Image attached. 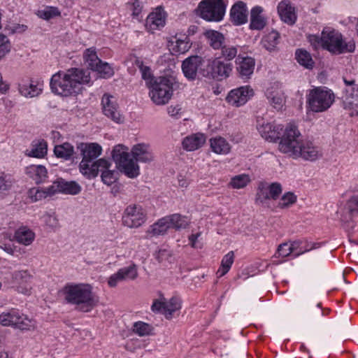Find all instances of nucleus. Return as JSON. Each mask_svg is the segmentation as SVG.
Wrapping results in <instances>:
<instances>
[{"label":"nucleus","mask_w":358,"mask_h":358,"mask_svg":"<svg viewBox=\"0 0 358 358\" xmlns=\"http://www.w3.org/2000/svg\"><path fill=\"white\" fill-rule=\"evenodd\" d=\"M258 131L266 140L275 141L279 139V150L290 157L314 161L321 156L319 148L310 141L304 139L297 126L293 123H289L285 127L281 136V124L267 122L260 125Z\"/></svg>","instance_id":"obj_1"},{"label":"nucleus","mask_w":358,"mask_h":358,"mask_svg":"<svg viewBox=\"0 0 358 358\" xmlns=\"http://www.w3.org/2000/svg\"><path fill=\"white\" fill-rule=\"evenodd\" d=\"M90 81V73L88 70L70 68L55 73L50 79V87L55 94L69 96L78 94L80 91V86L89 84Z\"/></svg>","instance_id":"obj_2"},{"label":"nucleus","mask_w":358,"mask_h":358,"mask_svg":"<svg viewBox=\"0 0 358 358\" xmlns=\"http://www.w3.org/2000/svg\"><path fill=\"white\" fill-rule=\"evenodd\" d=\"M66 303L75 306L83 313L91 311L96 305L92 287L89 284L69 282L59 292Z\"/></svg>","instance_id":"obj_3"},{"label":"nucleus","mask_w":358,"mask_h":358,"mask_svg":"<svg viewBox=\"0 0 358 358\" xmlns=\"http://www.w3.org/2000/svg\"><path fill=\"white\" fill-rule=\"evenodd\" d=\"M176 82L173 77L159 76L148 87L151 100L158 106L166 104L173 96Z\"/></svg>","instance_id":"obj_4"},{"label":"nucleus","mask_w":358,"mask_h":358,"mask_svg":"<svg viewBox=\"0 0 358 358\" xmlns=\"http://www.w3.org/2000/svg\"><path fill=\"white\" fill-rule=\"evenodd\" d=\"M322 48L333 55H341L353 52L355 45L352 41L345 42L339 31L325 27L322 30Z\"/></svg>","instance_id":"obj_5"},{"label":"nucleus","mask_w":358,"mask_h":358,"mask_svg":"<svg viewBox=\"0 0 358 358\" xmlns=\"http://www.w3.org/2000/svg\"><path fill=\"white\" fill-rule=\"evenodd\" d=\"M334 101V93L325 87H315L307 95V107L313 113L327 111Z\"/></svg>","instance_id":"obj_6"},{"label":"nucleus","mask_w":358,"mask_h":358,"mask_svg":"<svg viewBox=\"0 0 358 358\" xmlns=\"http://www.w3.org/2000/svg\"><path fill=\"white\" fill-rule=\"evenodd\" d=\"M112 158L118 169L130 178H135L140 174L139 166L130 158L129 148L122 145H116L112 150Z\"/></svg>","instance_id":"obj_7"},{"label":"nucleus","mask_w":358,"mask_h":358,"mask_svg":"<svg viewBox=\"0 0 358 358\" xmlns=\"http://www.w3.org/2000/svg\"><path fill=\"white\" fill-rule=\"evenodd\" d=\"M187 222L179 214H173L159 219L149 227L146 231L148 238L165 235L169 229L185 228Z\"/></svg>","instance_id":"obj_8"},{"label":"nucleus","mask_w":358,"mask_h":358,"mask_svg":"<svg viewBox=\"0 0 358 358\" xmlns=\"http://www.w3.org/2000/svg\"><path fill=\"white\" fill-rule=\"evenodd\" d=\"M227 5L223 0H202L196 9L198 16L208 22H220L223 20Z\"/></svg>","instance_id":"obj_9"},{"label":"nucleus","mask_w":358,"mask_h":358,"mask_svg":"<svg viewBox=\"0 0 358 358\" xmlns=\"http://www.w3.org/2000/svg\"><path fill=\"white\" fill-rule=\"evenodd\" d=\"M233 71L231 62L222 60L221 57H215L209 61L207 70L203 71L205 77L212 78L219 80L228 78Z\"/></svg>","instance_id":"obj_10"},{"label":"nucleus","mask_w":358,"mask_h":358,"mask_svg":"<svg viewBox=\"0 0 358 358\" xmlns=\"http://www.w3.org/2000/svg\"><path fill=\"white\" fill-rule=\"evenodd\" d=\"M146 220L147 216L144 209L137 204L127 206L122 217L123 225L130 229L140 227L146 222Z\"/></svg>","instance_id":"obj_11"},{"label":"nucleus","mask_w":358,"mask_h":358,"mask_svg":"<svg viewBox=\"0 0 358 358\" xmlns=\"http://www.w3.org/2000/svg\"><path fill=\"white\" fill-rule=\"evenodd\" d=\"M282 192L280 183L275 182L271 184L261 181L258 183L255 202L257 204L264 205L268 200H277Z\"/></svg>","instance_id":"obj_12"},{"label":"nucleus","mask_w":358,"mask_h":358,"mask_svg":"<svg viewBox=\"0 0 358 358\" xmlns=\"http://www.w3.org/2000/svg\"><path fill=\"white\" fill-rule=\"evenodd\" d=\"M180 300L172 297L167 301L164 296L155 300L151 308L153 312L160 313L165 315L166 319H171L173 313L180 308Z\"/></svg>","instance_id":"obj_13"},{"label":"nucleus","mask_w":358,"mask_h":358,"mask_svg":"<svg viewBox=\"0 0 358 358\" xmlns=\"http://www.w3.org/2000/svg\"><path fill=\"white\" fill-rule=\"evenodd\" d=\"M103 114L115 122H122L123 118L118 110V106L114 96L104 94L101 99Z\"/></svg>","instance_id":"obj_14"},{"label":"nucleus","mask_w":358,"mask_h":358,"mask_svg":"<svg viewBox=\"0 0 358 358\" xmlns=\"http://www.w3.org/2000/svg\"><path fill=\"white\" fill-rule=\"evenodd\" d=\"M253 94V90L250 87H241L231 90L226 100L231 106L239 107L244 105Z\"/></svg>","instance_id":"obj_15"},{"label":"nucleus","mask_w":358,"mask_h":358,"mask_svg":"<svg viewBox=\"0 0 358 358\" xmlns=\"http://www.w3.org/2000/svg\"><path fill=\"white\" fill-rule=\"evenodd\" d=\"M107 159L101 158L96 161L81 160L79 164L80 173L87 178L91 179L96 177L99 172V169L106 168Z\"/></svg>","instance_id":"obj_16"},{"label":"nucleus","mask_w":358,"mask_h":358,"mask_svg":"<svg viewBox=\"0 0 358 358\" xmlns=\"http://www.w3.org/2000/svg\"><path fill=\"white\" fill-rule=\"evenodd\" d=\"M235 63L238 76L243 80L250 79L254 72L255 59L249 56L238 55Z\"/></svg>","instance_id":"obj_17"},{"label":"nucleus","mask_w":358,"mask_h":358,"mask_svg":"<svg viewBox=\"0 0 358 358\" xmlns=\"http://www.w3.org/2000/svg\"><path fill=\"white\" fill-rule=\"evenodd\" d=\"M203 58L198 55H192L186 58L182 63L184 76L190 80L196 79L199 67L203 64Z\"/></svg>","instance_id":"obj_18"},{"label":"nucleus","mask_w":358,"mask_h":358,"mask_svg":"<svg viewBox=\"0 0 358 358\" xmlns=\"http://www.w3.org/2000/svg\"><path fill=\"white\" fill-rule=\"evenodd\" d=\"M131 152L136 163L137 162L149 163L154 159V155L149 144L142 143L134 145Z\"/></svg>","instance_id":"obj_19"},{"label":"nucleus","mask_w":358,"mask_h":358,"mask_svg":"<svg viewBox=\"0 0 358 358\" xmlns=\"http://www.w3.org/2000/svg\"><path fill=\"white\" fill-rule=\"evenodd\" d=\"M230 20L236 26L243 24L248 21L246 4L241 1L235 3L230 10Z\"/></svg>","instance_id":"obj_20"},{"label":"nucleus","mask_w":358,"mask_h":358,"mask_svg":"<svg viewBox=\"0 0 358 358\" xmlns=\"http://www.w3.org/2000/svg\"><path fill=\"white\" fill-rule=\"evenodd\" d=\"M278 13L280 19L285 23L292 25L296 21L295 8L288 0L281 1L278 5Z\"/></svg>","instance_id":"obj_21"},{"label":"nucleus","mask_w":358,"mask_h":358,"mask_svg":"<svg viewBox=\"0 0 358 358\" xmlns=\"http://www.w3.org/2000/svg\"><path fill=\"white\" fill-rule=\"evenodd\" d=\"M43 84L37 80H29L23 81L19 85L20 93L25 97H34L39 95L43 90Z\"/></svg>","instance_id":"obj_22"},{"label":"nucleus","mask_w":358,"mask_h":358,"mask_svg":"<svg viewBox=\"0 0 358 358\" xmlns=\"http://www.w3.org/2000/svg\"><path fill=\"white\" fill-rule=\"evenodd\" d=\"M77 148L80 151L82 160L96 161L95 159L101 154L102 148L96 143H80Z\"/></svg>","instance_id":"obj_23"},{"label":"nucleus","mask_w":358,"mask_h":358,"mask_svg":"<svg viewBox=\"0 0 358 358\" xmlns=\"http://www.w3.org/2000/svg\"><path fill=\"white\" fill-rule=\"evenodd\" d=\"M266 97L270 104L277 110H281L284 107L286 99L282 90L278 88L271 87L266 92Z\"/></svg>","instance_id":"obj_24"},{"label":"nucleus","mask_w":358,"mask_h":358,"mask_svg":"<svg viewBox=\"0 0 358 358\" xmlns=\"http://www.w3.org/2000/svg\"><path fill=\"white\" fill-rule=\"evenodd\" d=\"M206 140V136L203 134H194L186 136L183 139L182 145L185 150L194 151L202 147Z\"/></svg>","instance_id":"obj_25"},{"label":"nucleus","mask_w":358,"mask_h":358,"mask_svg":"<svg viewBox=\"0 0 358 358\" xmlns=\"http://www.w3.org/2000/svg\"><path fill=\"white\" fill-rule=\"evenodd\" d=\"M35 233L29 227L22 226L14 234V239L20 244L28 246L32 244L35 239Z\"/></svg>","instance_id":"obj_26"},{"label":"nucleus","mask_w":358,"mask_h":358,"mask_svg":"<svg viewBox=\"0 0 358 358\" xmlns=\"http://www.w3.org/2000/svg\"><path fill=\"white\" fill-rule=\"evenodd\" d=\"M165 24V15L163 10L157 8L155 12L151 13L146 19L145 27L150 31H154Z\"/></svg>","instance_id":"obj_27"},{"label":"nucleus","mask_w":358,"mask_h":358,"mask_svg":"<svg viewBox=\"0 0 358 358\" xmlns=\"http://www.w3.org/2000/svg\"><path fill=\"white\" fill-rule=\"evenodd\" d=\"M263 8L261 6H255L252 8L250 13V28L254 30H262L266 24V18L262 15Z\"/></svg>","instance_id":"obj_28"},{"label":"nucleus","mask_w":358,"mask_h":358,"mask_svg":"<svg viewBox=\"0 0 358 358\" xmlns=\"http://www.w3.org/2000/svg\"><path fill=\"white\" fill-rule=\"evenodd\" d=\"M27 175L35 181L36 184L41 183L48 177L46 168L42 165L32 164L26 168Z\"/></svg>","instance_id":"obj_29"},{"label":"nucleus","mask_w":358,"mask_h":358,"mask_svg":"<svg viewBox=\"0 0 358 358\" xmlns=\"http://www.w3.org/2000/svg\"><path fill=\"white\" fill-rule=\"evenodd\" d=\"M175 41L170 42V47L173 55L185 54L192 46V43L188 36H183L182 38L175 36Z\"/></svg>","instance_id":"obj_30"},{"label":"nucleus","mask_w":358,"mask_h":358,"mask_svg":"<svg viewBox=\"0 0 358 358\" xmlns=\"http://www.w3.org/2000/svg\"><path fill=\"white\" fill-rule=\"evenodd\" d=\"M19 319H16L13 324V327L21 331H34L36 327V321L29 318L26 315L18 312Z\"/></svg>","instance_id":"obj_31"},{"label":"nucleus","mask_w":358,"mask_h":358,"mask_svg":"<svg viewBox=\"0 0 358 358\" xmlns=\"http://www.w3.org/2000/svg\"><path fill=\"white\" fill-rule=\"evenodd\" d=\"M292 245L294 249V256L298 257L305 252L320 248V244L319 243H312L306 239H302L292 241Z\"/></svg>","instance_id":"obj_32"},{"label":"nucleus","mask_w":358,"mask_h":358,"mask_svg":"<svg viewBox=\"0 0 358 358\" xmlns=\"http://www.w3.org/2000/svg\"><path fill=\"white\" fill-rule=\"evenodd\" d=\"M280 41V34L276 31H271L264 36L261 44L268 51L273 52L277 50V45Z\"/></svg>","instance_id":"obj_33"},{"label":"nucleus","mask_w":358,"mask_h":358,"mask_svg":"<svg viewBox=\"0 0 358 358\" xmlns=\"http://www.w3.org/2000/svg\"><path fill=\"white\" fill-rule=\"evenodd\" d=\"M204 36L207 38L210 46L214 50H220L224 43V35L217 31L207 30L204 33Z\"/></svg>","instance_id":"obj_34"},{"label":"nucleus","mask_w":358,"mask_h":358,"mask_svg":"<svg viewBox=\"0 0 358 358\" xmlns=\"http://www.w3.org/2000/svg\"><path fill=\"white\" fill-rule=\"evenodd\" d=\"M212 150L221 155H226L229 152L231 146L229 143L222 137H215L210 140Z\"/></svg>","instance_id":"obj_35"},{"label":"nucleus","mask_w":358,"mask_h":358,"mask_svg":"<svg viewBox=\"0 0 358 358\" xmlns=\"http://www.w3.org/2000/svg\"><path fill=\"white\" fill-rule=\"evenodd\" d=\"M295 59L297 62L308 69H312L314 67L315 62L309 52L304 49H297L295 52Z\"/></svg>","instance_id":"obj_36"},{"label":"nucleus","mask_w":358,"mask_h":358,"mask_svg":"<svg viewBox=\"0 0 358 358\" xmlns=\"http://www.w3.org/2000/svg\"><path fill=\"white\" fill-rule=\"evenodd\" d=\"M54 153L58 158L69 160L74 153L73 146L69 143H64L57 145L54 148Z\"/></svg>","instance_id":"obj_37"},{"label":"nucleus","mask_w":358,"mask_h":358,"mask_svg":"<svg viewBox=\"0 0 358 358\" xmlns=\"http://www.w3.org/2000/svg\"><path fill=\"white\" fill-rule=\"evenodd\" d=\"M48 144L45 140L34 141L31 144V149L27 155L29 157L43 158L47 154Z\"/></svg>","instance_id":"obj_38"},{"label":"nucleus","mask_w":358,"mask_h":358,"mask_svg":"<svg viewBox=\"0 0 358 358\" xmlns=\"http://www.w3.org/2000/svg\"><path fill=\"white\" fill-rule=\"evenodd\" d=\"M107 164L106 168L99 169V171L101 172V180L107 185L113 184L117 180V172L115 170H111L110 167L112 164L110 160L107 159Z\"/></svg>","instance_id":"obj_39"},{"label":"nucleus","mask_w":358,"mask_h":358,"mask_svg":"<svg viewBox=\"0 0 358 358\" xmlns=\"http://www.w3.org/2000/svg\"><path fill=\"white\" fill-rule=\"evenodd\" d=\"M234 262V253L233 251H230L223 257L221 261V265L217 271V277L221 278L227 274L230 270Z\"/></svg>","instance_id":"obj_40"},{"label":"nucleus","mask_w":358,"mask_h":358,"mask_svg":"<svg viewBox=\"0 0 358 358\" xmlns=\"http://www.w3.org/2000/svg\"><path fill=\"white\" fill-rule=\"evenodd\" d=\"M61 180V193L65 194L77 195L80 193L82 187L76 181H66Z\"/></svg>","instance_id":"obj_41"},{"label":"nucleus","mask_w":358,"mask_h":358,"mask_svg":"<svg viewBox=\"0 0 358 358\" xmlns=\"http://www.w3.org/2000/svg\"><path fill=\"white\" fill-rule=\"evenodd\" d=\"M83 59L89 68L93 70L97 68V64L101 63V59L98 57L95 48H90L85 50Z\"/></svg>","instance_id":"obj_42"},{"label":"nucleus","mask_w":358,"mask_h":358,"mask_svg":"<svg viewBox=\"0 0 358 358\" xmlns=\"http://www.w3.org/2000/svg\"><path fill=\"white\" fill-rule=\"evenodd\" d=\"M238 45H225L224 44L220 48V57L224 60L231 62L234 59L237 58Z\"/></svg>","instance_id":"obj_43"},{"label":"nucleus","mask_w":358,"mask_h":358,"mask_svg":"<svg viewBox=\"0 0 358 358\" xmlns=\"http://www.w3.org/2000/svg\"><path fill=\"white\" fill-rule=\"evenodd\" d=\"M19 310L17 309H11L8 312H3L0 314V324L5 327H12L16 319H19Z\"/></svg>","instance_id":"obj_44"},{"label":"nucleus","mask_w":358,"mask_h":358,"mask_svg":"<svg viewBox=\"0 0 358 358\" xmlns=\"http://www.w3.org/2000/svg\"><path fill=\"white\" fill-rule=\"evenodd\" d=\"M133 331L140 336H145L151 334L153 327L144 322L138 321L133 324Z\"/></svg>","instance_id":"obj_45"},{"label":"nucleus","mask_w":358,"mask_h":358,"mask_svg":"<svg viewBox=\"0 0 358 358\" xmlns=\"http://www.w3.org/2000/svg\"><path fill=\"white\" fill-rule=\"evenodd\" d=\"M250 182V178L247 174H241L231 179L229 185L234 189H241L247 186Z\"/></svg>","instance_id":"obj_46"},{"label":"nucleus","mask_w":358,"mask_h":358,"mask_svg":"<svg viewBox=\"0 0 358 358\" xmlns=\"http://www.w3.org/2000/svg\"><path fill=\"white\" fill-rule=\"evenodd\" d=\"M296 196L291 192H286L280 198L278 203V207L280 208H287L296 202Z\"/></svg>","instance_id":"obj_47"},{"label":"nucleus","mask_w":358,"mask_h":358,"mask_svg":"<svg viewBox=\"0 0 358 358\" xmlns=\"http://www.w3.org/2000/svg\"><path fill=\"white\" fill-rule=\"evenodd\" d=\"M124 280H133L138 276V271L136 265L133 264L118 270Z\"/></svg>","instance_id":"obj_48"},{"label":"nucleus","mask_w":358,"mask_h":358,"mask_svg":"<svg viewBox=\"0 0 358 358\" xmlns=\"http://www.w3.org/2000/svg\"><path fill=\"white\" fill-rule=\"evenodd\" d=\"M93 71L98 72L101 77L103 78H108L111 77L114 71L111 66L106 62H103L101 61V63L97 64V68H94Z\"/></svg>","instance_id":"obj_49"},{"label":"nucleus","mask_w":358,"mask_h":358,"mask_svg":"<svg viewBox=\"0 0 358 358\" xmlns=\"http://www.w3.org/2000/svg\"><path fill=\"white\" fill-rule=\"evenodd\" d=\"M292 253L294 254L292 242L283 243L278 246L275 255H278V257H281L285 258L290 255Z\"/></svg>","instance_id":"obj_50"},{"label":"nucleus","mask_w":358,"mask_h":358,"mask_svg":"<svg viewBox=\"0 0 358 358\" xmlns=\"http://www.w3.org/2000/svg\"><path fill=\"white\" fill-rule=\"evenodd\" d=\"M343 108L348 111L351 117L358 116V102L354 99L345 98L343 101Z\"/></svg>","instance_id":"obj_51"},{"label":"nucleus","mask_w":358,"mask_h":358,"mask_svg":"<svg viewBox=\"0 0 358 358\" xmlns=\"http://www.w3.org/2000/svg\"><path fill=\"white\" fill-rule=\"evenodd\" d=\"M346 208L352 217L358 215V195L352 196L348 201Z\"/></svg>","instance_id":"obj_52"},{"label":"nucleus","mask_w":358,"mask_h":358,"mask_svg":"<svg viewBox=\"0 0 358 358\" xmlns=\"http://www.w3.org/2000/svg\"><path fill=\"white\" fill-rule=\"evenodd\" d=\"M140 71L141 72L142 78L145 80V85L148 87L154 83L156 78L152 76L150 68L147 66L141 67Z\"/></svg>","instance_id":"obj_53"},{"label":"nucleus","mask_w":358,"mask_h":358,"mask_svg":"<svg viewBox=\"0 0 358 358\" xmlns=\"http://www.w3.org/2000/svg\"><path fill=\"white\" fill-rule=\"evenodd\" d=\"M131 10H132V16L134 18L140 21L143 18L142 10L143 6L141 2L138 0H135L131 5Z\"/></svg>","instance_id":"obj_54"},{"label":"nucleus","mask_w":358,"mask_h":358,"mask_svg":"<svg viewBox=\"0 0 358 358\" xmlns=\"http://www.w3.org/2000/svg\"><path fill=\"white\" fill-rule=\"evenodd\" d=\"M29 197L31 199V201L36 202L37 201L41 200L42 199L46 198L47 194H45V191L43 189L32 188L29 189L28 192Z\"/></svg>","instance_id":"obj_55"},{"label":"nucleus","mask_w":358,"mask_h":358,"mask_svg":"<svg viewBox=\"0 0 358 358\" xmlns=\"http://www.w3.org/2000/svg\"><path fill=\"white\" fill-rule=\"evenodd\" d=\"M10 49V45L8 38L4 35L0 34V59L9 52Z\"/></svg>","instance_id":"obj_56"},{"label":"nucleus","mask_w":358,"mask_h":358,"mask_svg":"<svg viewBox=\"0 0 358 358\" xmlns=\"http://www.w3.org/2000/svg\"><path fill=\"white\" fill-rule=\"evenodd\" d=\"M13 180L8 175L2 174L0 176V192H5L11 188Z\"/></svg>","instance_id":"obj_57"},{"label":"nucleus","mask_w":358,"mask_h":358,"mask_svg":"<svg viewBox=\"0 0 358 358\" xmlns=\"http://www.w3.org/2000/svg\"><path fill=\"white\" fill-rule=\"evenodd\" d=\"M61 180L58 179L49 187L43 189L47 196L55 194L56 193H61Z\"/></svg>","instance_id":"obj_58"},{"label":"nucleus","mask_w":358,"mask_h":358,"mask_svg":"<svg viewBox=\"0 0 358 358\" xmlns=\"http://www.w3.org/2000/svg\"><path fill=\"white\" fill-rule=\"evenodd\" d=\"M307 38L314 49L316 50L320 46L322 48V32L321 33L320 36L314 34H310L307 36Z\"/></svg>","instance_id":"obj_59"},{"label":"nucleus","mask_w":358,"mask_h":358,"mask_svg":"<svg viewBox=\"0 0 358 358\" xmlns=\"http://www.w3.org/2000/svg\"><path fill=\"white\" fill-rule=\"evenodd\" d=\"M59 15V10L55 8H48L42 11L41 17L45 20H50L53 17Z\"/></svg>","instance_id":"obj_60"},{"label":"nucleus","mask_w":358,"mask_h":358,"mask_svg":"<svg viewBox=\"0 0 358 358\" xmlns=\"http://www.w3.org/2000/svg\"><path fill=\"white\" fill-rule=\"evenodd\" d=\"M346 97L350 99H354L358 97V84H354L350 87L345 88Z\"/></svg>","instance_id":"obj_61"},{"label":"nucleus","mask_w":358,"mask_h":358,"mask_svg":"<svg viewBox=\"0 0 358 358\" xmlns=\"http://www.w3.org/2000/svg\"><path fill=\"white\" fill-rule=\"evenodd\" d=\"M201 233L198 232L195 234H192L189 236V241L190 245L194 248H201L202 243L199 241V238L200 237Z\"/></svg>","instance_id":"obj_62"},{"label":"nucleus","mask_w":358,"mask_h":358,"mask_svg":"<svg viewBox=\"0 0 358 358\" xmlns=\"http://www.w3.org/2000/svg\"><path fill=\"white\" fill-rule=\"evenodd\" d=\"M182 108L180 105H171L167 108V112L171 117L178 118L181 115Z\"/></svg>","instance_id":"obj_63"},{"label":"nucleus","mask_w":358,"mask_h":358,"mask_svg":"<svg viewBox=\"0 0 358 358\" xmlns=\"http://www.w3.org/2000/svg\"><path fill=\"white\" fill-rule=\"evenodd\" d=\"M124 280L120 275V272L111 275L108 280V284L110 287H115L117 286V283L120 281Z\"/></svg>","instance_id":"obj_64"}]
</instances>
